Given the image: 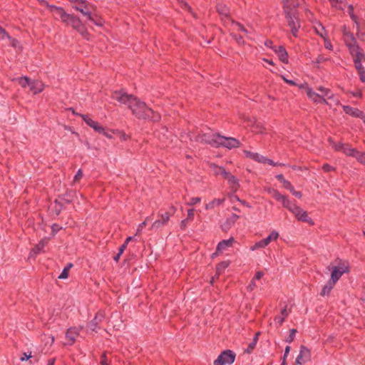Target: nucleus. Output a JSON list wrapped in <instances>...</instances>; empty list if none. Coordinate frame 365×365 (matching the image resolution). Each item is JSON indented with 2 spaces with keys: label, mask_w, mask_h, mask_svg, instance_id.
<instances>
[{
  "label": "nucleus",
  "mask_w": 365,
  "mask_h": 365,
  "mask_svg": "<svg viewBox=\"0 0 365 365\" xmlns=\"http://www.w3.org/2000/svg\"><path fill=\"white\" fill-rule=\"evenodd\" d=\"M83 121L91 128H92L95 131L102 133L108 138H111V136L105 131V128L100 125L98 123L91 119L88 115H80Z\"/></svg>",
  "instance_id": "obj_11"
},
{
  "label": "nucleus",
  "mask_w": 365,
  "mask_h": 365,
  "mask_svg": "<svg viewBox=\"0 0 365 365\" xmlns=\"http://www.w3.org/2000/svg\"><path fill=\"white\" fill-rule=\"evenodd\" d=\"M0 34L2 35V38H7L9 39H11V36L9 35V34L6 31V30L0 26Z\"/></svg>",
  "instance_id": "obj_54"
},
{
  "label": "nucleus",
  "mask_w": 365,
  "mask_h": 365,
  "mask_svg": "<svg viewBox=\"0 0 365 365\" xmlns=\"http://www.w3.org/2000/svg\"><path fill=\"white\" fill-rule=\"evenodd\" d=\"M200 201H201V198L199 197H192L190 199V202H188L187 203V205H194L199 203Z\"/></svg>",
  "instance_id": "obj_49"
},
{
  "label": "nucleus",
  "mask_w": 365,
  "mask_h": 365,
  "mask_svg": "<svg viewBox=\"0 0 365 365\" xmlns=\"http://www.w3.org/2000/svg\"><path fill=\"white\" fill-rule=\"evenodd\" d=\"M216 9L219 14L221 15L222 16H225L226 18L229 16L230 9L227 6V5L222 3L217 4V5L216 6Z\"/></svg>",
  "instance_id": "obj_30"
},
{
  "label": "nucleus",
  "mask_w": 365,
  "mask_h": 365,
  "mask_svg": "<svg viewBox=\"0 0 365 365\" xmlns=\"http://www.w3.org/2000/svg\"><path fill=\"white\" fill-rule=\"evenodd\" d=\"M292 213L299 221L307 222L312 225H314V222L312 219L309 217L307 212L302 209L299 206L297 205L295 207H294Z\"/></svg>",
  "instance_id": "obj_12"
},
{
  "label": "nucleus",
  "mask_w": 365,
  "mask_h": 365,
  "mask_svg": "<svg viewBox=\"0 0 365 365\" xmlns=\"http://www.w3.org/2000/svg\"><path fill=\"white\" fill-rule=\"evenodd\" d=\"M297 331V329H292L289 331V334L288 337L286 339V341L288 343L292 342L295 338Z\"/></svg>",
  "instance_id": "obj_41"
},
{
  "label": "nucleus",
  "mask_w": 365,
  "mask_h": 365,
  "mask_svg": "<svg viewBox=\"0 0 365 365\" xmlns=\"http://www.w3.org/2000/svg\"><path fill=\"white\" fill-rule=\"evenodd\" d=\"M342 34L344 41L348 48L357 43L354 34L346 26H343Z\"/></svg>",
  "instance_id": "obj_18"
},
{
  "label": "nucleus",
  "mask_w": 365,
  "mask_h": 365,
  "mask_svg": "<svg viewBox=\"0 0 365 365\" xmlns=\"http://www.w3.org/2000/svg\"><path fill=\"white\" fill-rule=\"evenodd\" d=\"M278 190L274 189V188H269L267 190V192L273 197L277 193Z\"/></svg>",
  "instance_id": "obj_64"
},
{
  "label": "nucleus",
  "mask_w": 365,
  "mask_h": 365,
  "mask_svg": "<svg viewBox=\"0 0 365 365\" xmlns=\"http://www.w3.org/2000/svg\"><path fill=\"white\" fill-rule=\"evenodd\" d=\"M344 148L343 149L342 152L347 156H351L355 158L356 155L357 154L358 150L351 148L348 144L344 145Z\"/></svg>",
  "instance_id": "obj_35"
},
{
  "label": "nucleus",
  "mask_w": 365,
  "mask_h": 365,
  "mask_svg": "<svg viewBox=\"0 0 365 365\" xmlns=\"http://www.w3.org/2000/svg\"><path fill=\"white\" fill-rule=\"evenodd\" d=\"M47 241L46 240H41L32 250V252L34 255H38L43 252Z\"/></svg>",
  "instance_id": "obj_34"
},
{
  "label": "nucleus",
  "mask_w": 365,
  "mask_h": 365,
  "mask_svg": "<svg viewBox=\"0 0 365 365\" xmlns=\"http://www.w3.org/2000/svg\"><path fill=\"white\" fill-rule=\"evenodd\" d=\"M329 269L331 270L330 280L336 283L343 274L348 273L349 272V266L347 262L339 259L336 261V265L332 266L331 267L329 266Z\"/></svg>",
  "instance_id": "obj_5"
},
{
  "label": "nucleus",
  "mask_w": 365,
  "mask_h": 365,
  "mask_svg": "<svg viewBox=\"0 0 365 365\" xmlns=\"http://www.w3.org/2000/svg\"><path fill=\"white\" fill-rule=\"evenodd\" d=\"M324 47L327 49L332 50V45H331V42L327 40L326 38L324 39Z\"/></svg>",
  "instance_id": "obj_63"
},
{
  "label": "nucleus",
  "mask_w": 365,
  "mask_h": 365,
  "mask_svg": "<svg viewBox=\"0 0 365 365\" xmlns=\"http://www.w3.org/2000/svg\"><path fill=\"white\" fill-rule=\"evenodd\" d=\"M307 95L312 101L315 103H319L322 97L321 95L314 92L312 88H308L307 91Z\"/></svg>",
  "instance_id": "obj_36"
},
{
  "label": "nucleus",
  "mask_w": 365,
  "mask_h": 365,
  "mask_svg": "<svg viewBox=\"0 0 365 365\" xmlns=\"http://www.w3.org/2000/svg\"><path fill=\"white\" fill-rule=\"evenodd\" d=\"M235 359V354L231 350L222 351L214 361V365L232 364Z\"/></svg>",
  "instance_id": "obj_8"
},
{
  "label": "nucleus",
  "mask_w": 365,
  "mask_h": 365,
  "mask_svg": "<svg viewBox=\"0 0 365 365\" xmlns=\"http://www.w3.org/2000/svg\"><path fill=\"white\" fill-rule=\"evenodd\" d=\"M81 329L82 328L71 327L67 330L66 337L68 340L67 343L68 345H72L75 342Z\"/></svg>",
  "instance_id": "obj_20"
},
{
  "label": "nucleus",
  "mask_w": 365,
  "mask_h": 365,
  "mask_svg": "<svg viewBox=\"0 0 365 365\" xmlns=\"http://www.w3.org/2000/svg\"><path fill=\"white\" fill-rule=\"evenodd\" d=\"M265 163H267V164H269V165H273V166L283 165H284V164H282V163H275V162H274L272 160L269 159V158H266Z\"/></svg>",
  "instance_id": "obj_56"
},
{
  "label": "nucleus",
  "mask_w": 365,
  "mask_h": 365,
  "mask_svg": "<svg viewBox=\"0 0 365 365\" xmlns=\"http://www.w3.org/2000/svg\"><path fill=\"white\" fill-rule=\"evenodd\" d=\"M127 246H125V245H122L120 248H119V250H118V253L113 257V259L115 261V262H118L120 257L121 256V255L123 253L125 249L126 248Z\"/></svg>",
  "instance_id": "obj_44"
},
{
  "label": "nucleus",
  "mask_w": 365,
  "mask_h": 365,
  "mask_svg": "<svg viewBox=\"0 0 365 365\" xmlns=\"http://www.w3.org/2000/svg\"><path fill=\"white\" fill-rule=\"evenodd\" d=\"M314 28L316 33L319 36H321L322 38L325 39L327 34V31H326L324 27L322 26V24L320 22H317L314 24Z\"/></svg>",
  "instance_id": "obj_32"
},
{
  "label": "nucleus",
  "mask_w": 365,
  "mask_h": 365,
  "mask_svg": "<svg viewBox=\"0 0 365 365\" xmlns=\"http://www.w3.org/2000/svg\"><path fill=\"white\" fill-rule=\"evenodd\" d=\"M311 359L310 350L305 346H301L299 354L297 356L295 364L296 365H302L309 361Z\"/></svg>",
  "instance_id": "obj_14"
},
{
  "label": "nucleus",
  "mask_w": 365,
  "mask_h": 365,
  "mask_svg": "<svg viewBox=\"0 0 365 365\" xmlns=\"http://www.w3.org/2000/svg\"><path fill=\"white\" fill-rule=\"evenodd\" d=\"M289 312L287 310V308L284 307L281 310L280 315L276 316L274 319V323L277 327H280L285 319L288 317Z\"/></svg>",
  "instance_id": "obj_27"
},
{
  "label": "nucleus",
  "mask_w": 365,
  "mask_h": 365,
  "mask_svg": "<svg viewBox=\"0 0 365 365\" xmlns=\"http://www.w3.org/2000/svg\"><path fill=\"white\" fill-rule=\"evenodd\" d=\"M280 202L282 203V205L284 207L289 210L291 212L294 210V207H295L297 206L295 201L290 200L287 196H284Z\"/></svg>",
  "instance_id": "obj_29"
},
{
  "label": "nucleus",
  "mask_w": 365,
  "mask_h": 365,
  "mask_svg": "<svg viewBox=\"0 0 365 365\" xmlns=\"http://www.w3.org/2000/svg\"><path fill=\"white\" fill-rule=\"evenodd\" d=\"M355 158L360 163L365 165V153L360 152L358 150L357 154L355 156Z\"/></svg>",
  "instance_id": "obj_40"
},
{
  "label": "nucleus",
  "mask_w": 365,
  "mask_h": 365,
  "mask_svg": "<svg viewBox=\"0 0 365 365\" xmlns=\"http://www.w3.org/2000/svg\"><path fill=\"white\" fill-rule=\"evenodd\" d=\"M224 202H225V198H222V199L215 198L213 200H212L209 203H207L205 206V208L206 210H212L215 207L222 205Z\"/></svg>",
  "instance_id": "obj_33"
},
{
  "label": "nucleus",
  "mask_w": 365,
  "mask_h": 365,
  "mask_svg": "<svg viewBox=\"0 0 365 365\" xmlns=\"http://www.w3.org/2000/svg\"><path fill=\"white\" fill-rule=\"evenodd\" d=\"M348 49L353 57V61H365V53L364 50L358 45L357 43L349 47Z\"/></svg>",
  "instance_id": "obj_13"
},
{
  "label": "nucleus",
  "mask_w": 365,
  "mask_h": 365,
  "mask_svg": "<svg viewBox=\"0 0 365 365\" xmlns=\"http://www.w3.org/2000/svg\"><path fill=\"white\" fill-rule=\"evenodd\" d=\"M188 222L189 221L186 219L181 220L180 223V227L182 230H185L186 229Z\"/></svg>",
  "instance_id": "obj_55"
},
{
  "label": "nucleus",
  "mask_w": 365,
  "mask_h": 365,
  "mask_svg": "<svg viewBox=\"0 0 365 365\" xmlns=\"http://www.w3.org/2000/svg\"><path fill=\"white\" fill-rule=\"evenodd\" d=\"M256 283L254 280H251L250 283L249 284V285L247 287V290L248 292H252L255 289V288L256 287Z\"/></svg>",
  "instance_id": "obj_53"
},
{
  "label": "nucleus",
  "mask_w": 365,
  "mask_h": 365,
  "mask_svg": "<svg viewBox=\"0 0 365 365\" xmlns=\"http://www.w3.org/2000/svg\"><path fill=\"white\" fill-rule=\"evenodd\" d=\"M111 98L120 103L127 105L133 114L138 118H150L153 121H158L160 119V115L148 108L145 103L133 95L127 94L123 90L113 91Z\"/></svg>",
  "instance_id": "obj_1"
},
{
  "label": "nucleus",
  "mask_w": 365,
  "mask_h": 365,
  "mask_svg": "<svg viewBox=\"0 0 365 365\" xmlns=\"http://www.w3.org/2000/svg\"><path fill=\"white\" fill-rule=\"evenodd\" d=\"M279 236V232L277 230H272L270 234L264 238V241L269 245L270 242L276 241Z\"/></svg>",
  "instance_id": "obj_37"
},
{
  "label": "nucleus",
  "mask_w": 365,
  "mask_h": 365,
  "mask_svg": "<svg viewBox=\"0 0 365 365\" xmlns=\"http://www.w3.org/2000/svg\"><path fill=\"white\" fill-rule=\"evenodd\" d=\"M71 3L75 4L73 8L81 12L83 16H86L88 20L93 23L97 26H103L104 21L96 14H93L86 0H69Z\"/></svg>",
  "instance_id": "obj_3"
},
{
  "label": "nucleus",
  "mask_w": 365,
  "mask_h": 365,
  "mask_svg": "<svg viewBox=\"0 0 365 365\" xmlns=\"http://www.w3.org/2000/svg\"><path fill=\"white\" fill-rule=\"evenodd\" d=\"M363 61H354V66L358 72L365 70L364 67L362 66Z\"/></svg>",
  "instance_id": "obj_47"
},
{
  "label": "nucleus",
  "mask_w": 365,
  "mask_h": 365,
  "mask_svg": "<svg viewBox=\"0 0 365 365\" xmlns=\"http://www.w3.org/2000/svg\"><path fill=\"white\" fill-rule=\"evenodd\" d=\"M229 197L230 198V201L231 202H234V201H237V202H240L241 199L239 198L238 196L235 195V193H232L230 195H229Z\"/></svg>",
  "instance_id": "obj_58"
},
{
  "label": "nucleus",
  "mask_w": 365,
  "mask_h": 365,
  "mask_svg": "<svg viewBox=\"0 0 365 365\" xmlns=\"http://www.w3.org/2000/svg\"><path fill=\"white\" fill-rule=\"evenodd\" d=\"M232 192L235 193L240 187L239 180L232 175L227 180Z\"/></svg>",
  "instance_id": "obj_28"
},
{
  "label": "nucleus",
  "mask_w": 365,
  "mask_h": 365,
  "mask_svg": "<svg viewBox=\"0 0 365 365\" xmlns=\"http://www.w3.org/2000/svg\"><path fill=\"white\" fill-rule=\"evenodd\" d=\"M232 174L227 171L225 169L223 170L222 171V174H221L220 175L222 176L223 178H225V180H227L229 178V177Z\"/></svg>",
  "instance_id": "obj_61"
},
{
  "label": "nucleus",
  "mask_w": 365,
  "mask_h": 365,
  "mask_svg": "<svg viewBox=\"0 0 365 365\" xmlns=\"http://www.w3.org/2000/svg\"><path fill=\"white\" fill-rule=\"evenodd\" d=\"M276 178L283 183L284 188L289 190L290 192L297 198L302 197V193L299 191H296L294 188V186L289 182L285 180L282 174H278L276 175Z\"/></svg>",
  "instance_id": "obj_17"
},
{
  "label": "nucleus",
  "mask_w": 365,
  "mask_h": 365,
  "mask_svg": "<svg viewBox=\"0 0 365 365\" xmlns=\"http://www.w3.org/2000/svg\"><path fill=\"white\" fill-rule=\"evenodd\" d=\"M14 81H16L22 88L29 86L30 91L34 95L41 93L45 88V86L42 81L38 80L32 81L26 76L15 78Z\"/></svg>",
  "instance_id": "obj_4"
},
{
  "label": "nucleus",
  "mask_w": 365,
  "mask_h": 365,
  "mask_svg": "<svg viewBox=\"0 0 365 365\" xmlns=\"http://www.w3.org/2000/svg\"><path fill=\"white\" fill-rule=\"evenodd\" d=\"M283 9L287 26L290 28L293 36L297 37L301 24L297 7L301 5L304 0H283Z\"/></svg>",
  "instance_id": "obj_2"
},
{
  "label": "nucleus",
  "mask_w": 365,
  "mask_h": 365,
  "mask_svg": "<svg viewBox=\"0 0 365 365\" xmlns=\"http://www.w3.org/2000/svg\"><path fill=\"white\" fill-rule=\"evenodd\" d=\"M171 216L172 213L169 212H158V217H159V219L153 222L150 227V230H156L162 227L167 225Z\"/></svg>",
  "instance_id": "obj_9"
},
{
  "label": "nucleus",
  "mask_w": 365,
  "mask_h": 365,
  "mask_svg": "<svg viewBox=\"0 0 365 365\" xmlns=\"http://www.w3.org/2000/svg\"><path fill=\"white\" fill-rule=\"evenodd\" d=\"M82 175H83L82 170L81 169H79L77 171L76 174L75 175L73 180L74 181L79 180L82 178Z\"/></svg>",
  "instance_id": "obj_59"
},
{
  "label": "nucleus",
  "mask_w": 365,
  "mask_h": 365,
  "mask_svg": "<svg viewBox=\"0 0 365 365\" xmlns=\"http://www.w3.org/2000/svg\"><path fill=\"white\" fill-rule=\"evenodd\" d=\"M43 3L46 5L56 18L59 17L63 22L65 21V19L68 16V14H67L62 7L50 5L44 0L43 1Z\"/></svg>",
  "instance_id": "obj_15"
},
{
  "label": "nucleus",
  "mask_w": 365,
  "mask_h": 365,
  "mask_svg": "<svg viewBox=\"0 0 365 365\" xmlns=\"http://www.w3.org/2000/svg\"><path fill=\"white\" fill-rule=\"evenodd\" d=\"M105 314L102 312H98L94 319L91 321V322L88 324V327L91 330L93 331H97V330L99 329L98 324L104 319Z\"/></svg>",
  "instance_id": "obj_19"
},
{
  "label": "nucleus",
  "mask_w": 365,
  "mask_h": 365,
  "mask_svg": "<svg viewBox=\"0 0 365 365\" xmlns=\"http://www.w3.org/2000/svg\"><path fill=\"white\" fill-rule=\"evenodd\" d=\"M317 89L322 93V96L326 97L327 99L333 101L335 105L339 104V100L334 98V96L330 89L323 86H319Z\"/></svg>",
  "instance_id": "obj_23"
},
{
  "label": "nucleus",
  "mask_w": 365,
  "mask_h": 365,
  "mask_svg": "<svg viewBox=\"0 0 365 365\" xmlns=\"http://www.w3.org/2000/svg\"><path fill=\"white\" fill-rule=\"evenodd\" d=\"M322 170L325 173H329L335 170V168L333 166L330 165L329 164L325 163L322 165Z\"/></svg>",
  "instance_id": "obj_48"
},
{
  "label": "nucleus",
  "mask_w": 365,
  "mask_h": 365,
  "mask_svg": "<svg viewBox=\"0 0 365 365\" xmlns=\"http://www.w3.org/2000/svg\"><path fill=\"white\" fill-rule=\"evenodd\" d=\"M274 51L277 53V55L279 57V59L282 62H283L284 63H288V53L284 47L282 46H274Z\"/></svg>",
  "instance_id": "obj_22"
},
{
  "label": "nucleus",
  "mask_w": 365,
  "mask_h": 365,
  "mask_svg": "<svg viewBox=\"0 0 365 365\" xmlns=\"http://www.w3.org/2000/svg\"><path fill=\"white\" fill-rule=\"evenodd\" d=\"M223 170H225L223 167L214 165L213 171L215 175H220L221 174H222Z\"/></svg>",
  "instance_id": "obj_51"
},
{
  "label": "nucleus",
  "mask_w": 365,
  "mask_h": 365,
  "mask_svg": "<svg viewBox=\"0 0 365 365\" xmlns=\"http://www.w3.org/2000/svg\"><path fill=\"white\" fill-rule=\"evenodd\" d=\"M148 217H147L145 219V221H143V222H141L138 226V228H137V230H136V234L135 235H138L141 233L144 227L146 226L147 225V222H148Z\"/></svg>",
  "instance_id": "obj_46"
},
{
  "label": "nucleus",
  "mask_w": 365,
  "mask_h": 365,
  "mask_svg": "<svg viewBox=\"0 0 365 365\" xmlns=\"http://www.w3.org/2000/svg\"><path fill=\"white\" fill-rule=\"evenodd\" d=\"M256 346V344H255V341H252L249 344L247 348L245 350V352L246 353H251L253 349L255 348Z\"/></svg>",
  "instance_id": "obj_50"
},
{
  "label": "nucleus",
  "mask_w": 365,
  "mask_h": 365,
  "mask_svg": "<svg viewBox=\"0 0 365 365\" xmlns=\"http://www.w3.org/2000/svg\"><path fill=\"white\" fill-rule=\"evenodd\" d=\"M267 246H268V245L267 244V242L263 239V240H261L257 242L253 246H252L250 247V250L251 251H255V250H257L258 249L264 248Z\"/></svg>",
  "instance_id": "obj_38"
},
{
  "label": "nucleus",
  "mask_w": 365,
  "mask_h": 365,
  "mask_svg": "<svg viewBox=\"0 0 365 365\" xmlns=\"http://www.w3.org/2000/svg\"><path fill=\"white\" fill-rule=\"evenodd\" d=\"M344 145L345 143H332V147L333 148L336 150V151H341L343 150V149L344 148Z\"/></svg>",
  "instance_id": "obj_43"
},
{
  "label": "nucleus",
  "mask_w": 365,
  "mask_h": 365,
  "mask_svg": "<svg viewBox=\"0 0 365 365\" xmlns=\"http://www.w3.org/2000/svg\"><path fill=\"white\" fill-rule=\"evenodd\" d=\"M229 266V262L227 261H223L220 262L217 267V271L218 272H222V270H225L227 267Z\"/></svg>",
  "instance_id": "obj_42"
},
{
  "label": "nucleus",
  "mask_w": 365,
  "mask_h": 365,
  "mask_svg": "<svg viewBox=\"0 0 365 365\" xmlns=\"http://www.w3.org/2000/svg\"><path fill=\"white\" fill-rule=\"evenodd\" d=\"M284 196L285 195L280 194L278 191L277 193L273 197V198H274L277 201L281 202L282 199Z\"/></svg>",
  "instance_id": "obj_62"
},
{
  "label": "nucleus",
  "mask_w": 365,
  "mask_h": 365,
  "mask_svg": "<svg viewBox=\"0 0 365 365\" xmlns=\"http://www.w3.org/2000/svg\"><path fill=\"white\" fill-rule=\"evenodd\" d=\"M217 138L219 140L218 147L222 146L228 149H232L238 148L240 145V141L235 138L220 135Z\"/></svg>",
  "instance_id": "obj_10"
},
{
  "label": "nucleus",
  "mask_w": 365,
  "mask_h": 365,
  "mask_svg": "<svg viewBox=\"0 0 365 365\" xmlns=\"http://www.w3.org/2000/svg\"><path fill=\"white\" fill-rule=\"evenodd\" d=\"M246 157L254 160L256 162L260 163H265L266 161V157L259 155L257 153H254L248 150L245 151Z\"/></svg>",
  "instance_id": "obj_25"
},
{
  "label": "nucleus",
  "mask_w": 365,
  "mask_h": 365,
  "mask_svg": "<svg viewBox=\"0 0 365 365\" xmlns=\"http://www.w3.org/2000/svg\"><path fill=\"white\" fill-rule=\"evenodd\" d=\"M330 58H328V57H325L323 55H319L317 56V58H316L314 63H317V64H320L323 62H325V61H329Z\"/></svg>",
  "instance_id": "obj_45"
},
{
  "label": "nucleus",
  "mask_w": 365,
  "mask_h": 365,
  "mask_svg": "<svg viewBox=\"0 0 365 365\" xmlns=\"http://www.w3.org/2000/svg\"><path fill=\"white\" fill-rule=\"evenodd\" d=\"M264 275V273L261 271H258L256 272L255 277L252 278V280L255 282V280L260 279Z\"/></svg>",
  "instance_id": "obj_57"
},
{
  "label": "nucleus",
  "mask_w": 365,
  "mask_h": 365,
  "mask_svg": "<svg viewBox=\"0 0 365 365\" xmlns=\"http://www.w3.org/2000/svg\"><path fill=\"white\" fill-rule=\"evenodd\" d=\"M235 242V239L233 237H230L228 240H224L220 241L216 248V252H214L212 255V257H215L217 256L220 253L223 252L225 250H226L227 248L232 247L233 242Z\"/></svg>",
  "instance_id": "obj_16"
},
{
  "label": "nucleus",
  "mask_w": 365,
  "mask_h": 365,
  "mask_svg": "<svg viewBox=\"0 0 365 365\" xmlns=\"http://www.w3.org/2000/svg\"><path fill=\"white\" fill-rule=\"evenodd\" d=\"M240 218V216L237 214H232L229 217H227L225 222L222 225V228L224 230H229Z\"/></svg>",
  "instance_id": "obj_26"
},
{
  "label": "nucleus",
  "mask_w": 365,
  "mask_h": 365,
  "mask_svg": "<svg viewBox=\"0 0 365 365\" xmlns=\"http://www.w3.org/2000/svg\"><path fill=\"white\" fill-rule=\"evenodd\" d=\"M358 74L359 76L360 81L362 83H365V70L358 72Z\"/></svg>",
  "instance_id": "obj_60"
},
{
  "label": "nucleus",
  "mask_w": 365,
  "mask_h": 365,
  "mask_svg": "<svg viewBox=\"0 0 365 365\" xmlns=\"http://www.w3.org/2000/svg\"><path fill=\"white\" fill-rule=\"evenodd\" d=\"M220 136V135L218 133H213L212 131H209L207 133H204L197 135L195 138V140L200 143L209 144L215 148H218L219 140L217 138Z\"/></svg>",
  "instance_id": "obj_6"
},
{
  "label": "nucleus",
  "mask_w": 365,
  "mask_h": 365,
  "mask_svg": "<svg viewBox=\"0 0 365 365\" xmlns=\"http://www.w3.org/2000/svg\"><path fill=\"white\" fill-rule=\"evenodd\" d=\"M342 108L345 113L351 116L364 119L365 116L364 115V113L358 108H353L349 106H342Z\"/></svg>",
  "instance_id": "obj_21"
},
{
  "label": "nucleus",
  "mask_w": 365,
  "mask_h": 365,
  "mask_svg": "<svg viewBox=\"0 0 365 365\" xmlns=\"http://www.w3.org/2000/svg\"><path fill=\"white\" fill-rule=\"evenodd\" d=\"M63 23L71 26L75 30H76L83 36L87 34L86 27L82 24L80 19L73 14H68V16L65 19V21H63Z\"/></svg>",
  "instance_id": "obj_7"
},
{
  "label": "nucleus",
  "mask_w": 365,
  "mask_h": 365,
  "mask_svg": "<svg viewBox=\"0 0 365 365\" xmlns=\"http://www.w3.org/2000/svg\"><path fill=\"white\" fill-rule=\"evenodd\" d=\"M72 267H73L72 263L67 264V265L63 268L61 274L58 276V279H66L68 275V271Z\"/></svg>",
  "instance_id": "obj_39"
},
{
  "label": "nucleus",
  "mask_w": 365,
  "mask_h": 365,
  "mask_svg": "<svg viewBox=\"0 0 365 365\" xmlns=\"http://www.w3.org/2000/svg\"><path fill=\"white\" fill-rule=\"evenodd\" d=\"M194 214H195V210L193 208L189 209L187 210V217L186 218V220H187L189 222L192 221L194 217Z\"/></svg>",
  "instance_id": "obj_52"
},
{
  "label": "nucleus",
  "mask_w": 365,
  "mask_h": 365,
  "mask_svg": "<svg viewBox=\"0 0 365 365\" xmlns=\"http://www.w3.org/2000/svg\"><path fill=\"white\" fill-rule=\"evenodd\" d=\"M336 283L331 281L330 279L328 281V282L323 287L320 294L322 296H327L330 294L331 289L334 288Z\"/></svg>",
  "instance_id": "obj_31"
},
{
  "label": "nucleus",
  "mask_w": 365,
  "mask_h": 365,
  "mask_svg": "<svg viewBox=\"0 0 365 365\" xmlns=\"http://www.w3.org/2000/svg\"><path fill=\"white\" fill-rule=\"evenodd\" d=\"M351 19L354 21L356 26V36L361 41H365V25H360L354 16H351Z\"/></svg>",
  "instance_id": "obj_24"
}]
</instances>
